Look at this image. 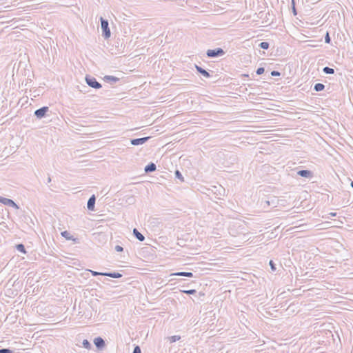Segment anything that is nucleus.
I'll return each mask as SVG.
<instances>
[{"mask_svg":"<svg viewBox=\"0 0 353 353\" xmlns=\"http://www.w3.org/2000/svg\"><path fill=\"white\" fill-rule=\"evenodd\" d=\"M101 27L102 30V36L105 39H108L111 36V32L109 28V23L107 19L100 17Z\"/></svg>","mask_w":353,"mask_h":353,"instance_id":"f257e3e1","label":"nucleus"},{"mask_svg":"<svg viewBox=\"0 0 353 353\" xmlns=\"http://www.w3.org/2000/svg\"><path fill=\"white\" fill-rule=\"evenodd\" d=\"M225 53V51L222 48H217L215 49L208 50L206 52V55L208 56V57L214 58L223 56Z\"/></svg>","mask_w":353,"mask_h":353,"instance_id":"f03ea898","label":"nucleus"},{"mask_svg":"<svg viewBox=\"0 0 353 353\" xmlns=\"http://www.w3.org/2000/svg\"><path fill=\"white\" fill-rule=\"evenodd\" d=\"M85 80L86 83L92 88L99 89L101 88V84L98 82L94 77L90 75H86Z\"/></svg>","mask_w":353,"mask_h":353,"instance_id":"7ed1b4c3","label":"nucleus"},{"mask_svg":"<svg viewBox=\"0 0 353 353\" xmlns=\"http://www.w3.org/2000/svg\"><path fill=\"white\" fill-rule=\"evenodd\" d=\"M49 111V108L48 106H43L41 108H39L34 111V116L41 119L46 117L47 112Z\"/></svg>","mask_w":353,"mask_h":353,"instance_id":"20e7f679","label":"nucleus"},{"mask_svg":"<svg viewBox=\"0 0 353 353\" xmlns=\"http://www.w3.org/2000/svg\"><path fill=\"white\" fill-rule=\"evenodd\" d=\"M0 202L6 205L12 207L16 209L19 208V206L16 204V203L10 199L0 196Z\"/></svg>","mask_w":353,"mask_h":353,"instance_id":"39448f33","label":"nucleus"},{"mask_svg":"<svg viewBox=\"0 0 353 353\" xmlns=\"http://www.w3.org/2000/svg\"><path fill=\"white\" fill-rule=\"evenodd\" d=\"M150 139V137H142V138L132 139L130 140V143L133 145H139L144 144Z\"/></svg>","mask_w":353,"mask_h":353,"instance_id":"423d86ee","label":"nucleus"},{"mask_svg":"<svg viewBox=\"0 0 353 353\" xmlns=\"http://www.w3.org/2000/svg\"><path fill=\"white\" fill-rule=\"evenodd\" d=\"M94 344L99 350H103L104 347L105 346V341L103 338L101 336L96 337L94 339Z\"/></svg>","mask_w":353,"mask_h":353,"instance_id":"0eeeda50","label":"nucleus"},{"mask_svg":"<svg viewBox=\"0 0 353 353\" xmlns=\"http://www.w3.org/2000/svg\"><path fill=\"white\" fill-rule=\"evenodd\" d=\"M265 202L268 206L275 208L277 206V204L279 203V199L276 196H272L268 198V200H266Z\"/></svg>","mask_w":353,"mask_h":353,"instance_id":"6e6552de","label":"nucleus"},{"mask_svg":"<svg viewBox=\"0 0 353 353\" xmlns=\"http://www.w3.org/2000/svg\"><path fill=\"white\" fill-rule=\"evenodd\" d=\"M297 174L301 177L310 179L313 176V172L308 170H301L297 172Z\"/></svg>","mask_w":353,"mask_h":353,"instance_id":"1a4fd4ad","label":"nucleus"},{"mask_svg":"<svg viewBox=\"0 0 353 353\" xmlns=\"http://www.w3.org/2000/svg\"><path fill=\"white\" fill-rule=\"evenodd\" d=\"M195 68H196V71L199 73H200L201 74H202L204 77H205V78L211 77V74H210V72H208L207 70H205V69H203V68H201V66L195 65Z\"/></svg>","mask_w":353,"mask_h":353,"instance_id":"9d476101","label":"nucleus"},{"mask_svg":"<svg viewBox=\"0 0 353 353\" xmlns=\"http://www.w3.org/2000/svg\"><path fill=\"white\" fill-rule=\"evenodd\" d=\"M95 201H96V198H95V196L94 195H92L88 201V203H87V208L88 210H93L94 208V205H95Z\"/></svg>","mask_w":353,"mask_h":353,"instance_id":"9b49d317","label":"nucleus"},{"mask_svg":"<svg viewBox=\"0 0 353 353\" xmlns=\"http://www.w3.org/2000/svg\"><path fill=\"white\" fill-rule=\"evenodd\" d=\"M156 169V165L154 163L151 162L145 167L144 170L146 173H150L154 172Z\"/></svg>","mask_w":353,"mask_h":353,"instance_id":"f8f14e48","label":"nucleus"},{"mask_svg":"<svg viewBox=\"0 0 353 353\" xmlns=\"http://www.w3.org/2000/svg\"><path fill=\"white\" fill-rule=\"evenodd\" d=\"M171 276H181L186 277H193V273L190 272H178L171 274Z\"/></svg>","mask_w":353,"mask_h":353,"instance_id":"ddd939ff","label":"nucleus"},{"mask_svg":"<svg viewBox=\"0 0 353 353\" xmlns=\"http://www.w3.org/2000/svg\"><path fill=\"white\" fill-rule=\"evenodd\" d=\"M213 188L215 189L214 193L219 196L217 197L218 199H220V196L223 195L225 193V189L221 185H219V187L214 186Z\"/></svg>","mask_w":353,"mask_h":353,"instance_id":"4468645a","label":"nucleus"},{"mask_svg":"<svg viewBox=\"0 0 353 353\" xmlns=\"http://www.w3.org/2000/svg\"><path fill=\"white\" fill-rule=\"evenodd\" d=\"M133 235L139 241H143L145 240L144 236L139 232L137 228L133 229Z\"/></svg>","mask_w":353,"mask_h":353,"instance_id":"2eb2a0df","label":"nucleus"},{"mask_svg":"<svg viewBox=\"0 0 353 353\" xmlns=\"http://www.w3.org/2000/svg\"><path fill=\"white\" fill-rule=\"evenodd\" d=\"M103 79L107 81V82H109V83H116L118 81H119V79L116 77H114V76H110V75H106L103 77Z\"/></svg>","mask_w":353,"mask_h":353,"instance_id":"dca6fc26","label":"nucleus"},{"mask_svg":"<svg viewBox=\"0 0 353 353\" xmlns=\"http://www.w3.org/2000/svg\"><path fill=\"white\" fill-rule=\"evenodd\" d=\"M103 276L118 279L121 278L122 276V274L119 272H104V274H103Z\"/></svg>","mask_w":353,"mask_h":353,"instance_id":"f3484780","label":"nucleus"},{"mask_svg":"<svg viewBox=\"0 0 353 353\" xmlns=\"http://www.w3.org/2000/svg\"><path fill=\"white\" fill-rule=\"evenodd\" d=\"M324 88H325V85L323 83H317L314 86V90L316 92L322 91V90H324Z\"/></svg>","mask_w":353,"mask_h":353,"instance_id":"a211bd4d","label":"nucleus"},{"mask_svg":"<svg viewBox=\"0 0 353 353\" xmlns=\"http://www.w3.org/2000/svg\"><path fill=\"white\" fill-rule=\"evenodd\" d=\"M323 72L326 74H332L334 73V70L333 68L326 66L323 68Z\"/></svg>","mask_w":353,"mask_h":353,"instance_id":"6ab92c4d","label":"nucleus"},{"mask_svg":"<svg viewBox=\"0 0 353 353\" xmlns=\"http://www.w3.org/2000/svg\"><path fill=\"white\" fill-rule=\"evenodd\" d=\"M16 248H17V250L19 252H21V253H26V248H25V246H24V245H23V244H22V243L17 244V245H16Z\"/></svg>","mask_w":353,"mask_h":353,"instance_id":"aec40b11","label":"nucleus"},{"mask_svg":"<svg viewBox=\"0 0 353 353\" xmlns=\"http://www.w3.org/2000/svg\"><path fill=\"white\" fill-rule=\"evenodd\" d=\"M83 347L87 350H90L92 347L91 343L87 340L84 339L82 342Z\"/></svg>","mask_w":353,"mask_h":353,"instance_id":"412c9836","label":"nucleus"},{"mask_svg":"<svg viewBox=\"0 0 353 353\" xmlns=\"http://www.w3.org/2000/svg\"><path fill=\"white\" fill-rule=\"evenodd\" d=\"M269 46H270V44L268 42H265V41H263V42H261L259 44V47L263 49V50H267L269 48Z\"/></svg>","mask_w":353,"mask_h":353,"instance_id":"4be33fe9","label":"nucleus"},{"mask_svg":"<svg viewBox=\"0 0 353 353\" xmlns=\"http://www.w3.org/2000/svg\"><path fill=\"white\" fill-rule=\"evenodd\" d=\"M175 177L178 179H179L181 182L184 181L183 176H182V174L181 172L178 170H176L174 172Z\"/></svg>","mask_w":353,"mask_h":353,"instance_id":"5701e85b","label":"nucleus"},{"mask_svg":"<svg viewBox=\"0 0 353 353\" xmlns=\"http://www.w3.org/2000/svg\"><path fill=\"white\" fill-rule=\"evenodd\" d=\"M61 234L68 240L72 239V236L68 231H63Z\"/></svg>","mask_w":353,"mask_h":353,"instance_id":"b1692460","label":"nucleus"},{"mask_svg":"<svg viewBox=\"0 0 353 353\" xmlns=\"http://www.w3.org/2000/svg\"><path fill=\"white\" fill-rule=\"evenodd\" d=\"M181 339L180 336L174 335L169 337V341L170 343H174L177 341H179Z\"/></svg>","mask_w":353,"mask_h":353,"instance_id":"393cba45","label":"nucleus"},{"mask_svg":"<svg viewBox=\"0 0 353 353\" xmlns=\"http://www.w3.org/2000/svg\"><path fill=\"white\" fill-rule=\"evenodd\" d=\"M181 292L189 295L194 294L196 292V290H181Z\"/></svg>","mask_w":353,"mask_h":353,"instance_id":"a878e982","label":"nucleus"},{"mask_svg":"<svg viewBox=\"0 0 353 353\" xmlns=\"http://www.w3.org/2000/svg\"><path fill=\"white\" fill-rule=\"evenodd\" d=\"M0 353H14L13 350L9 348L0 349Z\"/></svg>","mask_w":353,"mask_h":353,"instance_id":"bb28decb","label":"nucleus"},{"mask_svg":"<svg viewBox=\"0 0 353 353\" xmlns=\"http://www.w3.org/2000/svg\"><path fill=\"white\" fill-rule=\"evenodd\" d=\"M264 71H265L264 68H263V67H260V68H257V70H256V74H257L258 75H261V74H262L264 72Z\"/></svg>","mask_w":353,"mask_h":353,"instance_id":"cd10ccee","label":"nucleus"},{"mask_svg":"<svg viewBox=\"0 0 353 353\" xmlns=\"http://www.w3.org/2000/svg\"><path fill=\"white\" fill-rule=\"evenodd\" d=\"M90 271L92 275L94 276H99V275L103 276V274H104V272H97V271H94V270H90Z\"/></svg>","mask_w":353,"mask_h":353,"instance_id":"c85d7f7f","label":"nucleus"},{"mask_svg":"<svg viewBox=\"0 0 353 353\" xmlns=\"http://www.w3.org/2000/svg\"><path fill=\"white\" fill-rule=\"evenodd\" d=\"M325 42L326 43H330L331 42V38H330V34H329L328 32H327L325 36Z\"/></svg>","mask_w":353,"mask_h":353,"instance_id":"c756f323","label":"nucleus"},{"mask_svg":"<svg viewBox=\"0 0 353 353\" xmlns=\"http://www.w3.org/2000/svg\"><path fill=\"white\" fill-rule=\"evenodd\" d=\"M269 265L271 268V270L272 271H275L276 270V265L275 263L273 262V261L270 260V262H269Z\"/></svg>","mask_w":353,"mask_h":353,"instance_id":"7c9ffc66","label":"nucleus"},{"mask_svg":"<svg viewBox=\"0 0 353 353\" xmlns=\"http://www.w3.org/2000/svg\"><path fill=\"white\" fill-rule=\"evenodd\" d=\"M281 75V73L279 71L273 70L271 72V76L272 77H279Z\"/></svg>","mask_w":353,"mask_h":353,"instance_id":"2f4dec72","label":"nucleus"},{"mask_svg":"<svg viewBox=\"0 0 353 353\" xmlns=\"http://www.w3.org/2000/svg\"><path fill=\"white\" fill-rule=\"evenodd\" d=\"M132 353H141V350L139 346L137 345L133 350Z\"/></svg>","mask_w":353,"mask_h":353,"instance_id":"473e14b6","label":"nucleus"},{"mask_svg":"<svg viewBox=\"0 0 353 353\" xmlns=\"http://www.w3.org/2000/svg\"><path fill=\"white\" fill-rule=\"evenodd\" d=\"M114 249L117 252H122L123 250V247L119 245H116Z\"/></svg>","mask_w":353,"mask_h":353,"instance_id":"72a5a7b5","label":"nucleus"},{"mask_svg":"<svg viewBox=\"0 0 353 353\" xmlns=\"http://www.w3.org/2000/svg\"><path fill=\"white\" fill-rule=\"evenodd\" d=\"M50 182H51V177L49 176L48 178L47 183H49Z\"/></svg>","mask_w":353,"mask_h":353,"instance_id":"f704fd0d","label":"nucleus"},{"mask_svg":"<svg viewBox=\"0 0 353 353\" xmlns=\"http://www.w3.org/2000/svg\"><path fill=\"white\" fill-rule=\"evenodd\" d=\"M336 214L335 212H332V213L330 214V215L332 216H335Z\"/></svg>","mask_w":353,"mask_h":353,"instance_id":"c9c22d12","label":"nucleus"},{"mask_svg":"<svg viewBox=\"0 0 353 353\" xmlns=\"http://www.w3.org/2000/svg\"><path fill=\"white\" fill-rule=\"evenodd\" d=\"M293 12H294V14L296 15V9L294 7L293 8Z\"/></svg>","mask_w":353,"mask_h":353,"instance_id":"e433bc0d","label":"nucleus"},{"mask_svg":"<svg viewBox=\"0 0 353 353\" xmlns=\"http://www.w3.org/2000/svg\"><path fill=\"white\" fill-rule=\"evenodd\" d=\"M350 185L353 188V181L351 182Z\"/></svg>","mask_w":353,"mask_h":353,"instance_id":"4c0bfd02","label":"nucleus"}]
</instances>
